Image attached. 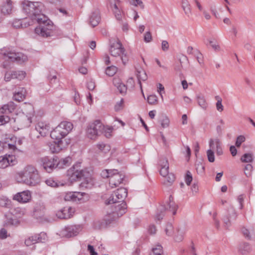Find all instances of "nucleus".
Returning a JSON list of instances; mask_svg holds the SVG:
<instances>
[{
  "instance_id": "23",
  "label": "nucleus",
  "mask_w": 255,
  "mask_h": 255,
  "mask_svg": "<svg viewBox=\"0 0 255 255\" xmlns=\"http://www.w3.org/2000/svg\"><path fill=\"white\" fill-rule=\"evenodd\" d=\"M45 207L43 203H36L33 207V216L37 218H41L44 214Z\"/></svg>"
},
{
  "instance_id": "17",
  "label": "nucleus",
  "mask_w": 255,
  "mask_h": 255,
  "mask_svg": "<svg viewBox=\"0 0 255 255\" xmlns=\"http://www.w3.org/2000/svg\"><path fill=\"white\" fill-rule=\"evenodd\" d=\"M74 211L71 207L67 206L57 211L56 215L59 219H69L72 216Z\"/></svg>"
},
{
  "instance_id": "8",
  "label": "nucleus",
  "mask_w": 255,
  "mask_h": 255,
  "mask_svg": "<svg viewBox=\"0 0 255 255\" xmlns=\"http://www.w3.org/2000/svg\"><path fill=\"white\" fill-rule=\"evenodd\" d=\"M78 164L73 165L67 171V176L71 182L81 179L84 176V172L79 168Z\"/></svg>"
},
{
  "instance_id": "53",
  "label": "nucleus",
  "mask_w": 255,
  "mask_h": 255,
  "mask_svg": "<svg viewBox=\"0 0 255 255\" xmlns=\"http://www.w3.org/2000/svg\"><path fill=\"white\" fill-rule=\"evenodd\" d=\"M45 183L49 186L56 187L58 186L57 181L53 180V178H49L45 180Z\"/></svg>"
},
{
  "instance_id": "49",
  "label": "nucleus",
  "mask_w": 255,
  "mask_h": 255,
  "mask_svg": "<svg viewBox=\"0 0 255 255\" xmlns=\"http://www.w3.org/2000/svg\"><path fill=\"white\" fill-rule=\"evenodd\" d=\"M124 107V100L121 99L119 102H118L115 106V110L119 112L123 109Z\"/></svg>"
},
{
  "instance_id": "63",
  "label": "nucleus",
  "mask_w": 255,
  "mask_h": 255,
  "mask_svg": "<svg viewBox=\"0 0 255 255\" xmlns=\"http://www.w3.org/2000/svg\"><path fill=\"white\" fill-rule=\"evenodd\" d=\"M113 169H106L103 170L101 173V175L103 178H109L110 179V175L112 173Z\"/></svg>"
},
{
  "instance_id": "11",
  "label": "nucleus",
  "mask_w": 255,
  "mask_h": 255,
  "mask_svg": "<svg viewBox=\"0 0 255 255\" xmlns=\"http://www.w3.org/2000/svg\"><path fill=\"white\" fill-rule=\"evenodd\" d=\"M125 175L121 172H118L117 169H113L110 175L109 184L112 188L118 186L124 180Z\"/></svg>"
},
{
  "instance_id": "34",
  "label": "nucleus",
  "mask_w": 255,
  "mask_h": 255,
  "mask_svg": "<svg viewBox=\"0 0 255 255\" xmlns=\"http://www.w3.org/2000/svg\"><path fill=\"white\" fill-rule=\"evenodd\" d=\"M185 230L184 229H179L177 230V233L174 237V240L176 242H181L184 239V237L185 234Z\"/></svg>"
},
{
  "instance_id": "52",
  "label": "nucleus",
  "mask_w": 255,
  "mask_h": 255,
  "mask_svg": "<svg viewBox=\"0 0 255 255\" xmlns=\"http://www.w3.org/2000/svg\"><path fill=\"white\" fill-rule=\"evenodd\" d=\"M253 168V166L250 164H247L245 166V174L247 177H250L251 176Z\"/></svg>"
},
{
  "instance_id": "1",
  "label": "nucleus",
  "mask_w": 255,
  "mask_h": 255,
  "mask_svg": "<svg viewBox=\"0 0 255 255\" xmlns=\"http://www.w3.org/2000/svg\"><path fill=\"white\" fill-rule=\"evenodd\" d=\"M24 11L31 17L39 24L35 28V32L37 35L47 37L51 34L52 25L50 20L41 13L43 4L39 1L32 2L24 0L22 2Z\"/></svg>"
},
{
  "instance_id": "55",
  "label": "nucleus",
  "mask_w": 255,
  "mask_h": 255,
  "mask_svg": "<svg viewBox=\"0 0 255 255\" xmlns=\"http://www.w3.org/2000/svg\"><path fill=\"white\" fill-rule=\"evenodd\" d=\"M10 121V118L6 115L0 116V126L4 125Z\"/></svg>"
},
{
  "instance_id": "14",
  "label": "nucleus",
  "mask_w": 255,
  "mask_h": 255,
  "mask_svg": "<svg viewBox=\"0 0 255 255\" xmlns=\"http://www.w3.org/2000/svg\"><path fill=\"white\" fill-rule=\"evenodd\" d=\"M15 163V157L13 155L5 154L0 156V168L4 169L14 165Z\"/></svg>"
},
{
  "instance_id": "35",
  "label": "nucleus",
  "mask_w": 255,
  "mask_h": 255,
  "mask_svg": "<svg viewBox=\"0 0 255 255\" xmlns=\"http://www.w3.org/2000/svg\"><path fill=\"white\" fill-rule=\"evenodd\" d=\"M0 206L9 208L11 207V201L5 196H0Z\"/></svg>"
},
{
  "instance_id": "47",
  "label": "nucleus",
  "mask_w": 255,
  "mask_h": 255,
  "mask_svg": "<svg viewBox=\"0 0 255 255\" xmlns=\"http://www.w3.org/2000/svg\"><path fill=\"white\" fill-rule=\"evenodd\" d=\"M169 120L168 118L164 115H163L161 120V125L163 128H167L169 125Z\"/></svg>"
},
{
  "instance_id": "46",
  "label": "nucleus",
  "mask_w": 255,
  "mask_h": 255,
  "mask_svg": "<svg viewBox=\"0 0 255 255\" xmlns=\"http://www.w3.org/2000/svg\"><path fill=\"white\" fill-rule=\"evenodd\" d=\"M165 232L167 236H171L173 235V227L171 224L168 223L166 225V227L165 229Z\"/></svg>"
},
{
  "instance_id": "38",
  "label": "nucleus",
  "mask_w": 255,
  "mask_h": 255,
  "mask_svg": "<svg viewBox=\"0 0 255 255\" xmlns=\"http://www.w3.org/2000/svg\"><path fill=\"white\" fill-rule=\"evenodd\" d=\"M22 21V28H26L28 26L32 25L35 22V19H33V18L30 17V18H25L21 19Z\"/></svg>"
},
{
  "instance_id": "22",
  "label": "nucleus",
  "mask_w": 255,
  "mask_h": 255,
  "mask_svg": "<svg viewBox=\"0 0 255 255\" xmlns=\"http://www.w3.org/2000/svg\"><path fill=\"white\" fill-rule=\"evenodd\" d=\"M101 20L100 11L98 9L93 10L89 16V24L94 27L97 26Z\"/></svg>"
},
{
  "instance_id": "3",
  "label": "nucleus",
  "mask_w": 255,
  "mask_h": 255,
  "mask_svg": "<svg viewBox=\"0 0 255 255\" xmlns=\"http://www.w3.org/2000/svg\"><path fill=\"white\" fill-rule=\"evenodd\" d=\"M21 181L26 185L34 186L40 182V177L37 169L33 165H28L18 173Z\"/></svg>"
},
{
  "instance_id": "45",
  "label": "nucleus",
  "mask_w": 255,
  "mask_h": 255,
  "mask_svg": "<svg viewBox=\"0 0 255 255\" xmlns=\"http://www.w3.org/2000/svg\"><path fill=\"white\" fill-rule=\"evenodd\" d=\"M215 98L217 100V102L216 104L217 110L219 112H221L224 110V107L222 104V100L219 96H216Z\"/></svg>"
},
{
  "instance_id": "44",
  "label": "nucleus",
  "mask_w": 255,
  "mask_h": 255,
  "mask_svg": "<svg viewBox=\"0 0 255 255\" xmlns=\"http://www.w3.org/2000/svg\"><path fill=\"white\" fill-rule=\"evenodd\" d=\"M75 192H69L66 194L64 199L66 201L76 202Z\"/></svg>"
},
{
  "instance_id": "5",
  "label": "nucleus",
  "mask_w": 255,
  "mask_h": 255,
  "mask_svg": "<svg viewBox=\"0 0 255 255\" xmlns=\"http://www.w3.org/2000/svg\"><path fill=\"white\" fill-rule=\"evenodd\" d=\"M110 53L111 56L120 57L123 63L125 65L128 61V57L124 47L119 40H114L110 42Z\"/></svg>"
},
{
  "instance_id": "2",
  "label": "nucleus",
  "mask_w": 255,
  "mask_h": 255,
  "mask_svg": "<svg viewBox=\"0 0 255 255\" xmlns=\"http://www.w3.org/2000/svg\"><path fill=\"white\" fill-rule=\"evenodd\" d=\"M128 191L125 188L118 189L114 193L112 194L110 198L106 201L105 203L107 205L114 204L112 207L114 211L112 213L109 214V217L106 219V221H112L115 220L119 217L122 216L126 212L127 205L125 202H122L119 204L121 201H123L124 199L127 196Z\"/></svg>"
},
{
  "instance_id": "15",
  "label": "nucleus",
  "mask_w": 255,
  "mask_h": 255,
  "mask_svg": "<svg viewBox=\"0 0 255 255\" xmlns=\"http://www.w3.org/2000/svg\"><path fill=\"white\" fill-rule=\"evenodd\" d=\"M42 165L45 170L50 173L57 167V158H48L45 157L41 159Z\"/></svg>"
},
{
  "instance_id": "12",
  "label": "nucleus",
  "mask_w": 255,
  "mask_h": 255,
  "mask_svg": "<svg viewBox=\"0 0 255 255\" xmlns=\"http://www.w3.org/2000/svg\"><path fill=\"white\" fill-rule=\"evenodd\" d=\"M26 116L23 118L21 121L20 127L21 128L29 127L32 123V117L34 114V109L32 105H27L26 108L24 109Z\"/></svg>"
},
{
  "instance_id": "10",
  "label": "nucleus",
  "mask_w": 255,
  "mask_h": 255,
  "mask_svg": "<svg viewBox=\"0 0 255 255\" xmlns=\"http://www.w3.org/2000/svg\"><path fill=\"white\" fill-rule=\"evenodd\" d=\"M81 225H72L66 227L61 231V235L69 238L77 236L82 230Z\"/></svg>"
},
{
  "instance_id": "56",
  "label": "nucleus",
  "mask_w": 255,
  "mask_h": 255,
  "mask_svg": "<svg viewBox=\"0 0 255 255\" xmlns=\"http://www.w3.org/2000/svg\"><path fill=\"white\" fill-rule=\"evenodd\" d=\"M130 3L136 6L139 5L141 9L144 8V5L141 0H130Z\"/></svg>"
},
{
  "instance_id": "32",
  "label": "nucleus",
  "mask_w": 255,
  "mask_h": 255,
  "mask_svg": "<svg viewBox=\"0 0 255 255\" xmlns=\"http://www.w3.org/2000/svg\"><path fill=\"white\" fill-rule=\"evenodd\" d=\"M136 75L138 80V83L139 84L141 90H142L141 81H145L147 79V77L145 71L142 69L140 70H137ZM141 91L142 92V90H141Z\"/></svg>"
},
{
  "instance_id": "33",
  "label": "nucleus",
  "mask_w": 255,
  "mask_h": 255,
  "mask_svg": "<svg viewBox=\"0 0 255 255\" xmlns=\"http://www.w3.org/2000/svg\"><path fill=\"white\" fill-rule=\"evenodd\" d=\"M25 90L22 89L20 91L15 93L13 95V98L15 101L18 102L22 101L25 99Z\"/></svg>"
},
{
  "instance_id": "29",
  "label": "nucleus",
  "mask_w": 255,
  "mask_h": 255,
  "mask_svg": "<svg viewBox=\"0 0 255 255\" xmlns=\"http://www.w3.org/2000/svg\"><path fill=\"white\" fill-rule=\"evenodd\" d=\"M181 6L185 15L190 17L192 14L191 6L188 0H181Z\"/></svg>"
},
{
  "instance_id": "59",
  "label": "nucleus",
  "mask_w": 255,
  "mask_h": 255,
  "mask_svg": "<svg viewBox=\"0 0 255 255\" xmlns=\"http://www.w3.org/2000/svg\"><path fill=\"white\" fill-rule=\"evenodd\" d=\"M113 128L111 127H106L104 126V129L103 133H104L106 137L109 138L111 136Z\"/></svg>"
},
{
  "instance_id": "4",
  "label": "nucleus",
  "mask_w": 255,
  "mask_h": 255,
  "mask_svg": "<svg viewBox=\"0 0 255 255\" xmlns=\"http://www.w3.org/2000/svg\"><path fill=\"white\" fill-rule=\"evenodd\" d=\"M73 128V126L71 123L66 121L62 122L51 131L50 136L57 141L63 140Z\"/></svg>"
},
{
  "instance_id": "16",
  "label": "nucleus",
  "mask_w": 255,
  "mask_h": 255,
  "mask_svg": "<svg viewBox=\"0 0 255 255\" xmlns=\"http://www.w3.org/2000/svg\"><path fill=\"white\" fill-rule=\"evenodd\" d=\"M237 217V214L233 206H230L228 210V214L223 218V221L225 228H228L231 225V222L235 220Z\"/></svg>"
},
{
  "instance_id": "60",
  "label": "nucleus",
  "mask_w": 255,
  "mask_h": 255,
  "mask_svg": "<svg viewBox=\"0 0 255 255\" xmlns=\"http://www.w3.org/2000/svg\"><path fill=\"white\" fill-rule=\"evenodd\" d=\"M11 213V214L13 215V216L19 217L23 214V211H22L21 208H16L13 209Z\"/></svg>"
},
{
  "instance_id": "19",
  "label": "nucleus",
  "mask_w": 255,
  "mask_h": 255,
  "mask_svg": "<svg viewBox=\"0 0 255 255\" xmlns=\"http://www.w3.org/2000/svg\"><path fill=\"white\" fill-rule=\"evenodd\" d=\"M69 144L66 139L54 142L50 145V149L53 153L58 152Z\"/></svg>"
},
{
  "instance_id": "54",
  "label": "nucleus",
  "mask_w": 255,
  "mask_h": 255,
  "mask_svg": "<svg viewBox=\"0 0 255 255\" xmlns=\"http://www.w3.org/2000/svg\"><path fill=\"white\" fill-rule=\"evenodd\" d=\"M81 185L82 187L86 188H90L93 185L92 181L90 179H85V181L81 183Z\"/></svg>"
},
{
  "instance_id": "57",
  "label": "nucleus",
  "mask_w": 255,
  "mask_h": 255,
  "mask_svg": "<svg viewBox=\"0 0 255 255\" xmlns=\"http://www.w3.org/2000/svg\"><path fill=\"white\" fill-rule=\"evenodd\" d=\"M127 89H132L134 86V81L132 77L129 78L127 81V85H126Z\"/></svg>"
},
{
  "instance_id": "42",
  "label": "nucleus",
  "mask_w": 255,
  "mask_h": 255,
  "mask_svg": "<svg viewBox=\"0 0 255 255\" xmlns=\"http://www.w3.org/2000/svg\"><path fill=\"white\" fill-rule=\"evenodd\" d=\"M97 146L99 150L104 153H107V152L109 151L111 149L110 145L103 143H100L97 144Z\"/></svg>"
},
{
  "instance_id": "6",
  "label": "nucleus",
  "mask_w": 255,
  "mask_h": 255,
  "mask_svg": "<svg viewBox=\"0 0 255 255\" xmlns=\"http://www.w3.org/2000/svg\"><path fill=\"white\" fill-rule=\"evenodd\" d=\"M160 166V174L165 178L164 184L167 186L171 185L175 180V177L172 173H169V164L168 160L165 158H162L159 160Z\"/></svg>"
},
{
  "instance_id": "9",
  "label": "nucleus",
  "mask_w": 255,
  "mask_h": 255,
  "mask_svg": "<svg viewBox=\"0 0 255 255\" xmlns=\"http://www.w3.org/2000/svg\"><path fill=\"white\" fill-rule=\"evenodd\" d=\"M1 54L4 58H8L11 61H16L18 63H23L27 60V57L21 53H15L11 51H5L1 50Z\"/></svg>"
},
{
  "instance_id": "61",
  "label": "nucleus",
  "mask_w": 255,
  "mask_h": 255,
  "mask_svg": "<svg viewBox=\"0 0 255 255\" xmlns=\"http://www.w3.org/2000/svg\"><path fill=\"white\" fill-rule=\"evenodd\" d=\"M245 141V137L243 135H239L237 137L236 141V146L238 147H240L242 143Z\"/></svg>"
},
{
  "instance_id": "21",
  "label": "nucleus",
  "mask_w": 255,
  "mask_h": 255,
  "mask_svg": "<svg viewBox=\"0 0 255 255\" xmlns=\"http://www.w3.org/2000/svg\"><path fill=\"white\" fill-rule=\"evenodd\" d=\"M177 205L173 201V197L170 196L169 198V202H167L160 209L162 210L164 209L165 211H168L171 212L172 215H174L176 213V210L177 209Z\"/></svg>"
},
{
  "instance_id": "31",
  "label": "nucleus",
  "mask_w": 255,
  "mask_h": 255,
  "mask_svg": "<svg viewBox=\"0 0 255 255\" xmlns=\"http://www.w3.org/2000/svg\"><path fill=\"white\" fill-rule=\"evenodd\" d=\"M13 215L11 214H6L4 216V226H10L16 225L17 223L16 219H13Z\"/></svg>"
},
{
  "instance_id": "50",
  "label": "nucleus",
  "mask_w": 255,
  "mask_h": 255,
  "mask_svg": "<svg viewBox=\"0 0 255 255\" xmlns=\"http://www.w3.org/2000/svg\"><path fill=\"white\" fill-rule=\"evenodd\" d=\"M207 155L209 162H213L215 161L214 152L212 148L208 149L207 151Z\"/></svg>"
},
{
  "instance_id": "40",
  "label": "nucleus",
  "mask_w": 255,
  "mask_h": 255,
  "mask_svg": "<svg viewBox=\"0 0 255 255\" xmlns=\"http://www.w3.org/2000/svg\"><path fill=\"white\" fill-rule=\"evenodd\" d=\"M162 247L161 245H157L154 248H152V252L150 255H162Z\"/></svg>"
},
{
  "instance_id": "51",
  "label": "nucleus",
  "mask_w": 255,
  "mask_h": 255,
  "mask_svg": "<svg viewBox=\"0 0 255 255\" xmlns=\"http://www.w3.org/2000/svg\"><path fill=\"white\" fill-rule=\"evenodd\" d=\"M147 102L150 105H155L157 103V97L155 95H151L148 97Z\"/></svg>"
},
{
  "instance_id": "48",
  "label": "nucleus",
  "mask_w": 255,
  "mask_h": 255,
  "mask_svg": "<svg viewBox=\"0 0 255 255\" xmlns=\"http://www.w3.org/2000/svg\"><path fill=\"white\" fill-rule=\"evenodd\" d=\"M36 237H35L34 236L29 237L25 241V245L28 247L32 245L36 244L37 243L36 241Z\"/></svg>"
},
{
  "instance_id": "27",
  "label": "nucleus",
  "mask_w": 255,
  "mask_h": 255,
  "mask_svg": "<svg viewBox=\"0 0 255 255\" xmlns=\"http://www.w3.org/2000/svg\"><path fill=\"white\" fill-rule=\"evenodd\" d=\"M238 251L242 255H246L250 254L252 251V247L250 244L243 242L240 244L238 247Z\"/></svg>"
},
{
  "instance_id": "24",
  "label": "nucleus",
  "mask_w": 255,
  "mask_h": 255,
  "mask_svg": "<svg viewBox=\"0 0 255 255\" xmlns=\"http://www.w3.org/2000/svg\"><path fill=\"white\" fill-rule=\"evenodd\" d=\"M221 142L218 138L215 139H210L209 141V146L211 148L213 149L215 145H216V152L217 155H221L223 154V152L221 146Z\"/></svg>"
},
{
  "instance_id": "62",
  "label": "nucleus",
  "mask_w": 255,
  "mask_h": 255,
  "mask_svg": "<svg viewBox=\"0 0 255 255\" xmlns=\"http://www.w3.org/2000/svg\"><path fill=\"white\" fill-rule=\"evenodd\" d=\"M192 179L193 178L191 173L189 171H187L186 175L185 177V180L187 185H189L190 184L191 181H192Z\"/></svg>"
},
{
  "instance_id": "58",
  "label": "nucleus",
  "mask_w": 255,
  "mask_h": 255,
  "mask_svg": "<svg viewBox=\"0 0 255 255\" xmlns=\"http://www.w3.org/2000/svg\"><path fill=\"white\" fill-rule=\"evenodd\" d=\"M196 169L198 174H202L204 172V166L200 162L196 164Z\"/></svg>"
},
{
  "instance_id": "20",
  "label": "nucleus",
  "mask_w": 255,
  "mask_h": 255,
  "mask_svg": "<svg viewBox=\"0 0 255 255\" xmlns=\"http://www.w3.org/2000/svg\"><path fill=\"white\" fill-rule=\"evenodd\" d=\"M31 197V194L29 191H24L15 194L13 199L19 202L26 203L30 200Z\"/></svg>"
},
{
  "instance_id": "25",
  "label": "nucleus",
  "mask_w": 255,
  "mask_h": 255,
  "mask_svg": "<svg viewBox=\"0 0 255 255\" xmlns=\"http://www.w3.org/2000/svg\"><path fill=\"white\" fill-rule=\"evenodd\" d=\"M113 83L121 94H125L126 93L127 88L126 85L122 82L121 80L119 78H114Z\"/></svg>"
},
{
  "instance_id": "39",
  "label": "nucleus",
  "mask_w": 255,
  "mask_h": 255,
  "mask_svg": "<svg viewBox=\"0 0 255 255\" xmlns=\"http://www.w3.org/2000/svg\"><path fill=\"white\" fill-rule=\"evenodd\" d=\"M254 159V155L252 153H247L244 154L241 158V160L243 162H252Z\"/></svg>"
},
{
  "instance_id": "64",
  "label": "nucleus",
  "mask_w": 255,
  "mask_h": 255,
  "mask_svg": "<svg viewBox=\"0 0 255 255\" xmlns=\"http://www.w3.org/2000/svg\"><path fill=\"white\" fill-rule=\"evenodd\" d=\"M194 56L200 64H203V56L202 54L198 51H196V53L194 54Z\"/></svg>"
},
{
  "instance_id": "43",
  "label": "nucleus",
  "mask_w": 255,
  "mask_h": 255,
  "mask_svg": "<svg viewBox=\"0 0 255 255\" xmlns=\"http://www.w3.org/2000/svg\"><path fill=\"white\" fill-rule=\"evenodd\" d=\"M117 71V68L114 66L108 67L106 69V74L109 76H114Z\"/></svg>"
},
{
  "instance_id": "26",
  "label": "nucleus",
  "mask_w": 255,
  "mask_h": 255,
  "mask_svg": "<svg viewBox=\"0 0 255 255\" xmlns=\"http://www.w3.org/2000/svg\"><path fill=\"white\" fill-rule=\"evenodd\" d=\"M15 109V105L13 102H10L0 108V113L6 115L13 112Z\"/></svg>"
},
{
  "instance_id": "18",
  "label": "nucleus",
  "mask_w": 255,
  "mask_h": 255,
  "mask_svg": "<svg viewBox=\"0 0 255 255\" xmlns=\"http://www.w3.org/2000/svg\"><path fill=\"white\" fill-rule=\"evenodd\" d=\"M35 129L41 136H45L49 133L50 126L45 122H39L35 126Z\"/></svg>"
},
{
  "instance_id": "37",
  "label": "nucleus",
  "mask_w": 255,
  "mask_h": 255,
  "mask_svg": "<svg viewBox=\"0 0 255 255\" xmlns=\"http://www.w3.org/2000/svg\"><path fill=\"white\" fill-rule=\"evenodd\" d=\"M76 199L77 201L85 202L88 199V196L84 192H75Z\"/></svg>"
},
{
  "instance_id": "28",
  "label": "nucleus",
  "mask_w": 255,
  "mask_h": 255,
  "mask_svg": "<svg viewBox=\"0 0 255 255\" xmlns=\"http://www.w3.org/2000/svg\"><path fill=\"white\" fill-rule=\"evenodd\" d=\"M13 6L11 0H6L1 6V12L3 14H9L12 11Z\"/></svg>"
},
{
  "instance_id": "13",
  "label": "nucleus",
  "mask_w": 255,
  "mask_h": 255,
  "mask_svg": "<svg viewBox=\"0 0 255 255\" xmlns=\"http://www.w3.org/2000/svg\"><path fill=\"white\" fill-rule=\"evenodd\" d=\"M26 75L23 71H7L4 75V80L6 82L10 81L11 79L23 80Z\"/></svg>"
},
{
  "instance_id": "7",
  "label": "nucleus",
  "mask_w": 255,
  "mask_h": 255,
  "mask_svg": "<svg viewBox=\"0 0 255 255\" xmlns=\"http://www.w3.org/2000/svg\"><path fill=\"white\" fill-rule=\"evenodd\" d=\"M104 126L98 120L89 124L86 129L87 136L91 139H95L103 133Z\"/></svg>"
},
{
  "instance_id": "41",
  "label": "nucleus",
  "mask_w": 255,
  "mask_h": 255,
  "mask_svg": "<svg viewBox=\"0 0 255 255\" xmlns=\"http://www.w3.org/2000/svg\"><path fill=\"white\" fill-rule=\"evenodd\" d=\"M34 236L35 237H36V241L37 243H44L47 240V235L44 232H41L39 234L35 235Z\"/></svg>"
},
{
  "instance_id": "30",
  "label": "nucleus",
  "mask_w": 255,
  "mask_h": 255,
  "mask_svg": "<svg viewBox=\"0 0 255 255\" xmlns=\"http://www.w3.org/2000/svg\"><path fill=\"white\" fill-rule=\"evenodd\" d=\"M72 162L71 158L69 156L61 159L58 161L57 159V167L59 168H63L69 166Z\"/></svg>"
},
{
  "instance_id": "36",
  "label": "nucleus",
  "mask_w": 255,
  "mask_h": 255,
  "mask_svg": "<svg viewBox=\"0 0 255 255\" xmlns=\"http://www.w3.org/2000/svg\"><path fill=\"white\" fill-rule=\"evenodd\" d=\"M197 102L199 106L204 110H206L208 107V104L203 96L198 95L197 96Z\"/></svg>"
}]
</instances>
